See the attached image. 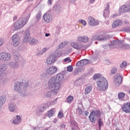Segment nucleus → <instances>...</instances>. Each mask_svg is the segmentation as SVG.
<instances>
[{
  "label": "nucleus",
  "instance_id": "1",
  "mask_svg": "<svg viewBox=\"0 0 130 130\" xmlns=\"http://www.w3.org/2000/svg\"><path fill=\"white\" fill-rule=\"evenodd\" d=\"M98 86L97 89L99 91H106L108 89V82L106 79L101 77L99 81L96 82Z\"/></svg>",
  "mask_w": 130,
  "mask_h": 130
},
{
  "label": "nucleus",
  "instance_id": "2",
  "mask_svg": "<svg viewBox=\"0 0 130 130\" xmlns=\"http://www.w3.org/2000/svg\"><path fill=\"white\" fill-rule=\"evenodd\" d=\"M27 20L25 18H20L19 20L14 24V27L15 30H18L23 28L24 25H26Z\"/></svg>",
  "mask_w": 130,
  "mask_h": 130
},
{
  "label": "nucleus",
  "instance_id": "3",
  "mask_svg": "<svg viewBox=\"0 0 130 130\" xmlns=\"http://www.w3.org/2000/svg\"><path fill=\"white\" fill-rule=\"evenodd\" d=\"M100 116H101V112H100V110H94L90 113L89 119L91 122L94 123L96 121L95 118H99Z\"/></svg>",
  "mask_w": 130,
  "mask_h": 130
},
{
  "label": "nucleus",
  "instance_id": "4",
  "mask_svg": "<svg viewBox=\"0 0 130 130\" xmlns=\"http://www.w3.org/2000/svg\"><path fill=\"white\" fill-rule=\"evenodd\" d=\"M59 56H61V54L60 53L59 54H57V55L52 54L49 57V58L47 59L46 62L48 64H52V63H54L55 61H56V59L57 57H59Z\"/></svg>",
  "mask_w": 130,
  "mask_h": 130
},
{
  "label": "nucleus",
  "instance_id": "5",
  "mask_svg": "<svg viewBox=\"0 0 130 130\" xmlns=\"http://www.w3.org/2000/svg\"><path fill=\"white\" fill-rule=\"evenodd\" d=\"M52 81V82L50 85L49 88L51 91H54V90H59V88H60V83L56 82L54 80H50Z\"/></svg>",
  "mask_w": 130,
  "mask_h": 130
},
{
  "label": "nucleus",
  "instance_id": "6",
  "mask_svg": "<svg viewBox=\"0 0 130 130\" xmlns=\"http://www.w3.org/2000/svg\"><path fill=\"white\" fill-rule=\"evenodd\" d=\"M122 111L125 113H130V102L125 103L121 106Z\"/></svg>",
  "mask_w": 130,
  "mask_h": 130
},
{
  "label": "nucleus",
  "instance_id": "7",
  "mask_svg": "<svg viewBox=\"0 0 130 130\" xmlns=\"http://www.w3.org/2000/svg\"><path fill=\"white\" fill-rule=\"evenodd\" d=\"M12 41L14 46H18L20 44V41H21L20 37L17 35H14L12 37Z\"/></svg>",
  "mask_w": 130,
  "mask_h": 130
},
{
  "label": "nucleus",
  "instance_id": "8",
  "mask_svg": "<svg viewBox=\"0 0 130 130\" xmlns=\"http://www.w3.org/2000/svg\"><path fill=\"white\" fill-rule=\"evenodd\" d=\"M88 24L90 26H97V25H99V22L98 20H96L94 17H89Z\"/></svg>",
  "mask_w": 130,
  "mask_h": 130
},
{
  "label": "nucleus",
  "instance_id": "9",
  "mask_svg": "<svg viewBox=\"0 0 130 130\" xmlns=\"http://www.w3.org/2000/svg\"><path fill=\"white\" fill-rule=\"evenodd\" d=\"M11 58V55L8 53L4 52L0 54V59L1 60H8Z\"/></svg>",
  "mask_w": 130,
  "mask_h": 130
},
{
  "label": "nucleus",
  "instance_id": "10",
  "mask_svg": "<svg viewBox=\"0 0 130 130\" xmlns=\"http://www.w3.org/2000/svg\"><path fill=\"white\" fill-rule=\"evenodd\" d=\"M62 80H63V75L62 74H57L56 78L54 77H52L51 79V81H55V82H57V83H59V82H61Z\"/></svg>",
  "mask_w": 130,
  "mask_h": 130
},
{
  "label": "nucleus",
  "instance_id": "11",
  "mask_svg": "<svg viewBox=\"0 0 130 130\" xmlns=\"http://www.w3.org/2000/svg\"><path fill=\"white\" fill-rule=\"evenodd\" d=\"M57 72V68H55L54 66H52L49 68L46 71L47 74L49 75H53Z\"/></svg>",
  "mask_w": 130,
  "mask_h": 130
},
{
  "label": "nucleus",
  "instance_id": "12",
  "mask_svg": "<svg viewBox=\"0 0 130 130\" xmlns=\"http://www.w3.org/2000/svg\"><path fill=\"white\" fill-rule=\"evenodd\" d=\"M120 13H125V12H128L130 11V5L126 6L124 5L121 7L119 9Z\"/></svg>",
  "mask_w": 130,
  "mask_h": 130
},
{
  "label": "nucleus",
  "instance_id": "13",
  "mask_svg": "<svg viewBox=\"0 0 130 130\" xmlns=\"http://www.w3.org/2000/svg\"><path fill=\"white\" fill-rule=\"evenodd\" d=\"M88 63H89V61L88 59H85L77 62L76 66L77 67H82V66H86V64H88Z\"/></svg>",
  "mask_w": 130,
  "mask_h": 130
},
{
  "label": "nucleus",
  "instance_id": "14",
  "mask_svg": "<svg viewBox=\"0 0 130 130\" xmlns=\"http://www.w3.org/2000/svg\"><path fill=\"white\" fill-rule=\"evenodd\" d=\"M43 18L44 21H45V22H47V23H49V22L52 20V17L47 13L44 14Z\"/></svg>",
  "mask_w": 130,
  "mask_h": 130
},
{
  "label": "nucleus",
  "instance_id": "15",
  "mask_svg": "<svg viewBox=\"0 0 130 130\" xmlns=\"http://www.w3.org/2000/svg\"><path fill=\"white\" fill-rule=\"evenodd\" d=\"M24 34H25V37L23 39V41L25 43L28 42L30 40V37H29V36H30L29 30H27Z\"/></svg>",
  "mask_w": 130,
  "mask_h": 130
},
{
  "label": "nucleus",
  "instance_id": "16",
  "mask_svg": "<svg viewBox=\"0 0 130 130\" xmlns=\"http://www.w3.org/2000/svg\"><path fill=\"white\" fill-rule=\"evenodd\" d=\"M122 22L120 20H115L114 21L113 24H112V27L113 28H116L118 26H120V25H121Z\"/></svg>",
  "mask_w": 130,
  "mask_h": 130
},
{
  "label": "nucleus",
  "instance_id": "17",
  "mask_svg": "<svg viewBox=\"0 0 130 130\" xmlns=\"http://www.w3.org/2000/svg\"><path fill=\"white\" fill-rule=\"evenodd\" d=\"M20 122H21V117L17 115L16 116V119L13 120V123H14V124H18V123H20Z\"/></svg>",
  "mask_w": 130,
  "mask_h": 130
},
{
  "label": "nucleus",
  "instance_id": "18",
  "mask_svg": "<svg viewBox=\"0 0 130 130\" xmlns=\"http://www.w3.org/2000/svg\"><path fill=\"white\" fill-rule=\"evenodd\" d=\"M84 39V37H79L78 38V41H80L81 42H88L89 39L88 38H86L85 40Z\"/></svg>",
  "mask_w": 130,
  "mask_h": 130
},
{
  "label": "nucleus",
  "instance_id": "19",
  "mask_svg": "<svg viewBox=\"0 0 130 130\" xmlns=\"http://www.w3.org/2000/svg\"><path fill=\"white\" fill-rule=\"evenodd\" d=\"M92 91V86H87L85 89V94H89Z\"/></svg>",
  "mask_w": 130,
  "mask_h": 130
},
{
  "label": "nucleus",
  "instance_id": "20",
  "mask_svg": "<svg viewBox=\"0 0 130 130\" xmlns=\"http://www.w3.org/2000/svg\"><path fill=\"white\" fill-rule=\"evenodd\" d=\"M122 81V76L118 75L117 78L115 79V81L117 83H120Z\"/></svg>",
  "mask_w": 130,
  "mask_h": 130
},
{
  "label": "nucleus",
  "instance_id": "21",
  "mask_svg": "<svg viewBox=\"0 0 130 130\" xmlns=\"http://www.w3.org/2000/svg\"><path fill=\"white\" fill-rule=\"evenodd\" d=\"M53 114H54V111H53V109H52L48 112L47 115L48 117H52L53 116Z\"/></svg>",
  "mask_w": 130,
  "mask_h": 130
},
{
  "label": "nucleus",
  "instance_id": "22",
  "mask_svg": "<svg viewBox=\"0 0 130 130\" xmlns=\"http://www.w3.org/2000/svg\"><path fill=\"white\" fill-rule=\"evenodd\" d=\"M71 46L73 47V48H75L76 49H80L81 48V46L75 43H72L71 44Z\"/></svg>",
  "mask_w": 130,
  "mask_h": 130
},
{
  "label": "nucleus",
  "instance_id": "23",
  "mask_svg": "<svg viewBox=\"0 0 130 130\" xmlns=\"http://www.w3.org/2000/svg\"><path fill=\"white\" fill-rule=\"evenodd\" d=\"M74 100V96L72 95H69L67 98V101L68 103H71L72 101Z\"/></svg>",
  "mask_w": 130,
  "mask_h": 130
},
{
  "label": "nucleus",
  "instance_id": "24",
  "mask_svg": "<svg viewBox=\"0 0 130 130\" xmlns=\"http://www.w3.org/2000/svg\"><path fill=\"white\" fill-rule=\"evenodd\" d=\"M124 96H125V94L124 93V92H120L118 94V97L119 99H121L122 98H123Z\"/></svg>",
  "mask_w": 130,
  "mask_h": 130
},
{
  "label": "nucleus",
  "instance_id": "25",
  "mask_svg": "<svg viewBox=\"0 0 130 130\" xmlns=\"http://www.w3.org/2000/svg\"><path fill=\"white\" fill-rule=\"evenodd\" d=\"M57 117L60 119H61V118L63 117V113H62V112H61V111H60L59 112Z\"/></svg>",
  "mask_w": 130,
  "mask_h": 130
},
{
  "label": "nucleus",
  "instance_id": "26",
  "mask_svg": "<svg viewBox=\"0 0 130 130\" xmlns=\"http://www.w3.org/2000/svg\"><path fill=\"white\" fill-rule=\"evenodd\" d=\"M101 75L100 74H95L93 76V80H97V79H100Z\"/></svg>",
  "mask_w": 130,
  "mask_h": 130
},
{
  "label": "nucleus",
  "instance_id": "27",
  "mask_svg": "<svg viewBox=\"0 0 130 130\" xmlns=\"http://www.w3.org/2000/svg\"><path fill=\"white\" fill-rule=\"evenodd\" d=\"M126 62L123 61L121 64L120 65V68H121V69H123L124 68H125V67H126Z\"/></svg>",
  "mask_w": 130,
  "mask_h": 130
},
{
  "label": "nucleus",
  "instance_id": "28",
  "mask_svg": "<svg viewBox=\"0 0 130 130\" xmlns=\"http://www.w3.org/2000/svg\"><path fill=\"white\" fill-rule=\"evenodd\" d=\"M79 22H80V23H81V24H82V25L83 26H86V25H87V22L84 20H80L79 21Z\"/></svg>",
  "mask_w": 130,
  "mask_h": 130
},
{
  "label": "nucleus",
  "instance_id": "29",
  "mask_svg": "<svg viewBox=\"0 0 130 130\" xmlns=\"http://www.w3.org/2000/svg\"><path fill=\"white\" fill-rule=\"evenodd\" d=\"M9 110L12 112V111H14L15 110V107L14 106V105H11L9 106Z\"/></svg>",
  "mask_w": 130,
  "mask_h": 130
},
{
  "label": "nucleus",
  "instance_id": "30",
  "mask_svg": "<svg viewBox=\"0 0 130 130\" xmlns=\"http://www.w3.org/2000/svg\"><path fill=\"white\" fill-rule=\"evenodd\" d=\"M99 128L101 129V126L103 125V122L101 120V119L99 120Z\"/></svg>",
  "mask_w": 130,
  "mask_h": 130
},
{
  "label": "nucleus",
  "instance_id": "31",
  "mask_svg": "<svg viewBox=\"0 0 130 130\" xmlns=\"http://www.w3.org/2000/svg\"><path fill=\"white\" fill-rule=\"evenodd\" d=\"M73 68L72 66H69L67 67L68 72H73Z\"/></svg>",
  "mask_w": 130,
  "mask_h": 130
},
{
  "label": "nucleus",
  "instance_id": "32",
  "mask_svg": "<svg viewBox=\"0 0 130 130\" xmlns=\"http://www.w3.org/2000/svg\"><path fill=\"white\" fill-rule=\"evenodd\" d=\"M4 100L5 99H4L3 98H0V107L1 106H3Z\"/></svg>",
  "mask_w": 130,
  "mask_h": 130
},
{
  "label": "nucleus",
  "instance_id": "33",
  "mask_svg": "<svg viewBox=\"0 0 130 130\" xmlns=\"http://www.w3.org/2000/svg\"><path fill=\"white\" fill-rule=\"evenodd\" d=\"M64 61L65 62H67V61H68V62H71L72 59H71V58H70V57H67L64 59Z\"/></svg>",
  "mask_w": 130,
  "mask_h": 130
},
{
  "label": "nucleus",
  "instance_id": "34",
  "mask_svg": "<svg viewBox=\"0 0 130 130\" xmlns=\"http://www.w3.org/2000/svg\"><path fill=\"white\" fill-rule=\"evenodd\" d=\"M127 47H128V46L127 45H123L121 47V48L122 49H127Z\"/></svg>",
  "mask_w": 130,
  "mask_h": 130
},
{
  "label": "nucleus",
  "instance_id": "35",
  "mask_svg": "<svg viewBox=\"0 0 130 130\" xmlns=\"http://www.w3.org/2000/svg\"><path fill=\"white\" fill-rule=\"evenodd\" d=\"M117 72V70L116 68H113L111 70V74H114Z\"/></svg>",
  "mask_w": 130,
  "mask_h": 130
},
{
  "label": "nucleus",
  "instance_id": "36",
  "mask_svg": "<svg viewBox=\"0 0 130 130\" xmlns=\"http://www.w3.org/2000/svg\"><path fill=\"white\" fill-rule=\"evenodd\" d=\"M66 45V43L62 42L59 45V48H62Z\"/></svg>",
  "mask_w": 130,
  "mask_h": 130
},
{
  "label": "nucleus",
  "instance_id": "37",
  "mask_svg": "<svg viewBox=\"0 0 130 130\" xmlns=\"http://www.w3.org/2000/svg\"><path fill=\"white\" fill-rule=\"evenodd\" d=\"M31 44H36L37 43V40L35 39L31 40Z\"/></svg>",
  "mask_w": 130,
  "mask_h": 130
},
{
  "label": "nucleus",
  "instance_id": "38",
  "mask_svg": "<svg viewBox=\"0 0 130 130\" xmlns=\"http://www.w3.org/2000/svg\"><path fill=\"white\" fill-rule=\"evenodd\" d=\"M19 85H20V83L18 82L17 83H16L15 85V89H17V87L18 88H20V86H19Z\"/></svg>",
  "mask_w": 130,
  "mask_h": 130
},
{
  "label": "nucleus",
  "instance_id": "39",
  "mask_svg": "<svg viewBox=\"0 0 130 130\" xmlns=\"http://www.w3.org/2000/svg\"><path fill=\"white\" fill-rule=\"evenodd\" d=\"M37 19H39L41 18V14L39 13L37 15Z\"/></svg>",
  "mask_w": 130,
  "mask_h": 130
},
{
  "label": "nucleus",
  "instance_id": "40",
  "mask_svg": "<svg viewBox=\"0 0 130 130\" xmlns=\"http://www.w3.org/2000/svg\"><path fill=\"white\" fill-rule=\"evenodd\" d=\"M107 15H109V12L106 10V11H104V16H106V14H105V13H107Z\"/></svg>",
  "mask_w": 130,
  "mask_h": 130
},
{
  "label": "nucleus",
  "instance_id": "41",
  "mask_svg": "<svg viewBox=\"0 0 130 130\" xmlns=\"http://www.w3.org/2000/svg\"><path fill=\"white\" fill-rule=\"evenodd\" d=\"M61 127H62V128H66V124H62V125H61Z\"/></svg>",
  "mask_w": 130,
  "mask_h": 130
},
{
  "label": "nucleus",
  "instance_id": "42",
  "mask_svg": "<svg viewBox=\"0 0 130 130\" xmlns=\"http://www.w3.org/2000/svg\"><path fill=\"white\" fill-rule=\"evenodd\" d=\"M48 5H51L52 4L51 0H48Z\"/></svg>",
  "mask_w": 130,
  "mask_h": 130
},
{
  "label": "nucleus",
  "instance_id": "43",
  "mask_svg": "<svg viewBox=\"0 0 130 130\" xmlns=\"http://www.w3.org/2000/svg\"><path fill=\"white\" fill-rule=\"evenodd\" d=\"M47 49H46V48L43 49V52H46V51H47Z\"/></svg>",
  "mask_w": 130,
  "mask_h": 130
},
{
  "label": "nucleus",
  "instance_id": "44",
  "mask_svg": "<svg viewBox=\"0 0 130 130\" xmlns=\"http://www.w3.org/2000/svg\"><path fill=\"white\" fill-rule=\"evenodd\" d=\"M3 44V39H0V46Z\"/></svg>",
  "mask_w": 130,
  "mask_h": 130
},
{
  "label": "nucleus",
  "instance_id": "45",
  "mask_svg": "<svg viewBox=\"0 0 130 130\" xmlns=\"http://www.w3.org/2000/svg\"><path fill=\"white\" fill-rule=\"evenodd\" d=\"M77 111H79V112H80V113H82V110H81V109H78Z\"/></svg>",
  "mask_w": 130,
  "mask_h": 130
},
{
  "label": "nucleus",
  "instance_id": "46",
  "mask_svg": "<svg viewBox=\"0 0 130 130\" xmlns=\"http://www.w3.org/2000/svg\"><path fill=\"white\" fill-rule=\"evenodd\" d=\"M57 122V119H54V120H53V122L54 123H55V122Z\"/></svg>",
  "mask_w": 130,
  "mask_h": 130
},
{
  "label": "nucleus",
  "instance_id": "47",
  "mask_svg": "<svg viewBox=\"0 0 130 130\" xmlns=\"http://www.w3.org/2000/svg\"><path fill=\"white\" fill-rule=\"evenodd\" d=\"M50 35V34H45L46 37H48V36H49Z\"/></svg>",
  "mask_w": 130,
  "mask_h": 130
},
{
  "label": "nucleus",
  "instance_id": "48",
  "mask_svg": "<svg viewBox=\"0 0 130 130\" xmlns=\"http://www.w3.org/2000/svg\"><path fill=\"white\" fill-rule=\"evenodd\" d=\"M10 67H13L12 66H14V63H13V62H11L10 63Z\"/></svg>",
  "mask_w": 130,
  "mask_h": 130
},
{
  "label": "nucleus",
  "instance_id": "49",
  "mask_svg": "<svg viewBox=\"0 0 130 130\" xmlns=\"http://www.w3.org/2000/svg\"><path fill=\"white\" fill-rule=\"evenodd\" d=\"M15 20H17V16H15V17L13 18V21H15Z\"/></svg>",
  "mask_w": 130,
  "mask_h": 130
},
{
  "label": "nucleus",
  "instance_id": "50",
  "mask_svg": "<svg viewBox=\"0 0 130 130\" xmlns=\"http://www.w3.org/2000/svg\"><path fill=\"white\" fill-rule=\"evenodd\" d=\"M98 40H101V41L104 40V38H101V39L98 38Z\"/></svg>",
  "mask_w": 130,
  "mask_h": 130
},
{
  "label": "nucleus",
  "instance_id": "51",
  "mask_svg": "<svg viewBox=\"0 0 130 130\" xmlns=\"http://www.w3.org/2000/svg\"><path fill=\"white\" fill-rule=\"evenodd\" d=\"M85 114L86 115H88V114H89V112L86 111V112H85Z\"/></svg>",
  "mask_w": 130,
  "mask_h": 130
},
{
  "label": "nucleus",
  "instance_id": "52",
  "mask_svg": "<svg viewBox=\"0 0 130 130\" xmlns=\"http://www.w3.org/2000/svg\"><path fill=\"white\" fill-rule=\"evenodd\" d=\"M86 38H88L87 37H83V40H86Z\"/></svg>",
  "mask_w": 130,
  "mask_h": 130
},
{
  "label": "nucleus",
  "instance_id": "53",
  "mask_svg": "<svg viewBox=\"0 0 130 130\" xmlns=\"http://www.w3.org/2000/svg\"><path fill=\"white\" fill-rule=\"evenodd\" d=\"M13 68H14V69H17V66L15 65V66H13Z\"/></svg>",
  "mask_w": 130,
  "mask_h": 130
},
{
  "label": "nucleus",
  "instance_id": "54",
  "mask_svg": "<svg viewBox=\"0 0 130 130\" xmlns=\"http://www.w3.org/2000/svg\"><path fill=\"white\" fill-rule=\"evenodd\" d=\"M107 9H109V4L107 5Z\"/></svg>",
  "mask_w": 130,
  "mask_h": 130
},
{
  "label": "nucleus",
  "instance_id": "55",
  "mask_svg": "<svg viewBox=\"0 0 130 130\" xmlns=\"http://www.w3.org/2000/svg\"><path fill=\"white\" fill-rule=\"evenodd\" d=\"M94 1H95V0H90L91 4H92V3H93V2H94Z\"/></svg>",
  "mask_w": 130,
  "mask_h": 130
},
{
  "label": "nucleus",
  "instance_id": "56",
  "mask_svg": "<svg viewBox=\"0 0 130 130\" xmlns=\"http://www.w3.org/2000/svg\"><path fill=\"white\" fill-rule=\"evenodd\" d=\"M15 1H16V2H20V1H21L22 0H15Z\"/></svg>",
  "mask_w": 130,
  "mask_h": 130
},
{
  "label": "nucleus",
  "instance_id": "57",
  "mask_svg": "<svg viewBox=\"0 0 130 130\" xmlns=\"http://www.w3.org/2000/svg\"><path fill=\"white\" fill-rule=\"evenodd\" d=\"M76 71L78 72V71H79V69H76Z\"/></svg>",
  "mask_w": 130,
  "mask_h": 130
},
{
  "label": "nucleus",
  "instance_id": "58",
  "mask_svg": "<svg viewBox=\"0 0 130 130\" xmlns=\"http://www.w3.org/2000/svg\"><path fill=\"white\" fill-rule=\"evenodd\" d=\"M72 130H75V128H72Z\"/></svg>",
  "mask_w": 130,
  "mask_h": 130
},
{
  "label": "nucleus",
  "instance_id": "59",
  "mask_svg": "<svg viewBox=\"0 0 130 130\" xmlns=\"http://www.w3.org/2000/svg\"><path fill=\"white\" fill-rule=\"evenodd\" d=\"M31 1H32V0H28L29 2H31Z\"/></svg>",
  "mask_w": 130,
  "mask_h": 130
},
{
  "label": "nucleus",
  "instance_id": "60",
  "mask_svg": "<svg viewBox=\"0 0 130 130\" xmlns=\"http://www.w3.org/2000/svg\"><path fill=\"white\" fill-rule=\"evenodd\" d=\"M44 109H46V108L45 107L44 108Z\"/></svg>",
  "mask_w": 130,
  "mask_h": 130
},
{
  "label": "nucleus",
  "instance_id": "61",
  "mask_svg": "<svg viewBox=\"0 0 130 130\" xmlns=\"http://www.w3.org/2000/svg\"><path fill=\"white\" fill-rule=\"evenodd\" d=\"M3 69H4V68L1 69V70H3Z\"/></svg>",
  "mask_w": 130,
  "mask_h": 130
},
{
  "label": "nucleus",
  "instance_id": "62",
  "mask_svg": "<svg viewBox=\"0 0 130 130\" xmlns=\"http://www.w3.org/2000/svg\"><path fill=\"white\" fill-rule=\"evenodd\" d=\"M4 75H6V74H4Z\"/></svg>",
  "mask_w": 130,
  "mask_h": 130
}]
</instances>
